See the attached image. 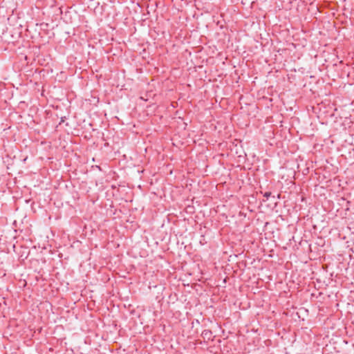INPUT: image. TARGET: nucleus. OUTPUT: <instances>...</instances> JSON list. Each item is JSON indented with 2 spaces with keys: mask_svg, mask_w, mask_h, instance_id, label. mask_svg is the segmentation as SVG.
Here are the masks:
<instances>
[{
  "mask_svg": "<svg viewBox=\"0 0 354 354\" xmlns=\"http://www.w3.org/2000/svg\"><path fill=\"white\" fill-rule=\"evenodd\" d=\"M321 149H323V145H315L311 149V153H315V160H313V157H311V164L313 162L317 166L322 167V162H323L322 159V154L321 153L320 151ZM314 167L313 165H311V169Z\"/></svg>",
  "mask_w": 354,
  "mask_h": 354,
  "instance_id": "nucleus-1",
  "label": "nucleus"
},
{
  "mask_svg": "<svg viewBox=\"0 0 354 354\" xmlns=\"http://www.w3.org/2000/svg\"><path fill=\"white\" fill-rule=\"evenodd\" d=\"M315 243L319 246H322L324 244V240L322 238H319L311 235V243Z\"/></svg>",
  "mask_w": 354,
  "mask_h": 354,
  "instance_id": "nucleus-2",
  "label": "nucleus"
},
{
  "mask_svg": "<svg viewBox=\"0 0 354 354\" xmlns=\"http://www.w3.org/2000/svg\"><path fill=\"white\" fill-rule=\"evenodd\" d=\"M202 337L203 339H210L212 337V332L209 330H204L202 332Z\"/></svg>",
  "mask_w": 354,
  "mask_h": 354,
  "instance_id": "nucleus-3",
  "label": "nucleus"
},
{
  "mask_svg": "<svg viewBox=\"0 0 354 354\" xmlns=\"http://www.w3.org/2000/svg\"><path fill=\"white\" fill-rule=\"evenodd\" d=\"M321 295H322V292H318L317 294H316L315 292H311V294H310V296H311V303L313 302V299L314 298L317 299L319 297V296H321Z\"/></svg>",
  "mask_w": 354,
  "mask_h": 354,
  "instance_id": "nucleus-4",
  "label": "nucleus"
},
{
  "mask_svg": "<svg viewBox=\"0 0 354 354\" xmlns=\"http://www.w3.org/2000/svg\"><path fill=\"white\" fill-rule=\"evenodd\" d=\"M317 303H316L315 304H311V306H313V311H316L317 310H320L319 306H317Z\"/></svg>",
  "mask_w": 354,
  "mask_h": 354,
  "instance_id": "nucleus-5",
  "label": "nucleus"
},
{
  "mask_svg": "<svg viewBox=\"0 0 354 354\" xmlns=\"http://www.w3.org/2000/svg\"><path fill=\"white\" fill-rule=\"evenodd\" d=\"M272 193L270 192H266L264 193L263 196L268 200V198L271 196Z\"/></svg>",
  "mask_w": 354,
  "mask_h": 354,
  "instance_id": "nucleus-6",
  "label": "nucleus"
},
{
  "mask_svg": "<svg viewBox=\"0 0 354 354\" xmlns=\"http://www.w3.org/2000/svg\"><path fill=\"white\" fill-rule=\"evenodd\" d=\"M311 111H315V107L311 106Z\"/></svg>",
  "mask_w": 354,
  "mask_h": 354,
  "instance_id": "nucleus-7",
  "label": "nucleus"
},
{
  "mask_svg": "<svg viewBox=\"0 0 354 354\" xmlns=\"http://www.w3.org/2000/svg\"><path fill=\"white\" fill-rule=\"evenodd\" d=\"M317 188H318V186H317V185H315V191H317Z\"/></svg>",
  "mask_w": 354,
  "mask_h": 354,
  "instance_id": "nucleus-8",
  "label": "nucleus"
},
{
  "mask_svg": "<svg viewBox=\"0 0 354 354\" xmlns=\"http://www.w3.org/2000/svg\"><path fill=\"white\" fill-rule=\"evenodd\" d=\"M313 228L315 230H316V225H313Z\"/></svg>",
  "mask_w": 354,
  "mask_h": 354,
  "instance_id": "nucleus-9",
  "label": "nucleus"
},
{
  "mask_svg": "<svg viewBox=\"0 0 354 354\" xmlns=\"http://www.w3.org/2000/svg\"><path fill=\"white\" fill-rule=\"evenodd\" d=\"M319 188H320L321 189H323V190H324V189H324V187H320Z\"/></svg>",
  "mask_w": 354,
  "mask_h": 354,
  "instance_id": "nucleus-10",
  "label": "nucleus"
},
{
  "mask_svg": "<svg viewBox=\"0 0 354 354\" xmlns=\"http://www.w3.org/2000/svg\"><path fill=\"white\" fill-rule=\"evenodd\" d=\"M310 92L312 93V94H314V92H313L312 89L310 90Z\"/></svg>",
  "mask_w": 354,
  "mask_h": 354,
  "instance_id": "nucleus-11",
  "label": "nucleus"
},
{
  "mask_svg": "<svg viewBox=\"0 0 354 354\" xmlns=\"http://www.w3.org/2000/svg\"><path fill=\"white\" fill-rule=\"evenodd\" d=\"M310 92L312 93V94H314V92H313L312 89L310 90Z\"/></svg>",
  "mask_w": 354,
  "mask_h": 354,
  "instance_id": "nucleus-12",
  "label": "nucleus"
}]
</instances>
